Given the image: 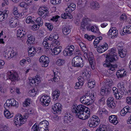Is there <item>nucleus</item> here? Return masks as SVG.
I'll return each instance as SVG.
<instances>
[{"label":"nucleus","instance_id":"nucleus-33","mask_svg":"<svg viewBox=\"0 0 131 131\" xmlns=\"http://www.w3.org/2000/svg\"><path fill=\"white\" fill-rule=\"evenodd\" d=\"M49 40L47 39L45 40V38L44 39L42 43V45L45 48L47 49H48L49 47Z\"/></svg>","mask_w":131,"mask_h":131},{"label":"nucleus","instance_id":"nucleus-21","mask_svg":"<svg viewBox=\"0 0 131 131\" xmlns=\"http://www.w3.org/2000/svg\"><path fill=\"white\" fill-rule=\"evenodd\" d=\"M5 109L4 111V114L6 117L7 118H10L13 116V114H10L9 111L6 108H5Z\"/></svg>","mask_w":131,"mask_h":131},{"label":"nucleus","instance_id":"nucleus-45","mask_svg":"<svg viewBox=\"0 0 131 131\" xmlns=\"http://www.w3.org/2000/svg\"><path fill=\"white\" fill-rule=\"evenodd\" d=\"M68 50L72 52L74 49V46L73 45H70L68 46L66 48Z\"/></svg>","mask_w":131,"mask_h":131},{"label":"nucleus","instance_id":"nucleus-3","mask_svg":"<svg viewBox=\"0 0 131 131\" xmlns=\"http://www.w3.org/2000/svg\"><path fill=\"white\" fill-rule=\"evenodd\" d=\"M91 21V20L88 18H83L81 23L80 28L84 30L86 27L88 30H91L94 32H99L98 28L96 26H92L90 23Z\"/></svg>","mask_w":131,"mask_h":131},{"label":"nucleus","instance_id":"nucleus-35","mask_svg":"<svg viewBox=\"0 0 131 131\" xmlns=\"http://www.w3.org/2000/svg\"><path fill=\"white\" fill-rule=\"evenodd\" d=\"M113 81L111 79L107 80L105 83V86H106V87L108 86V87L110 88L113 84Z\"/></svg>","mask_w":131,"mask_h":131},{"label":"nucleus","instance_id":"nucleus-36","mask_svg":"<svg viewBox=\"0 0 131 131\" xmlns=\"http://www.w3.org/2000/svg\"><path fill=\"white\" fill-rule=\"evenodd\" d=\"M119 92H118V96H117V95H115V97L116 99L120 100L121 99V98L123 96L124 92L121 91H119Z\"/></svg>","mask_w":131,"mask_h":131},{"label":"nucleus","instance_id":"nucleus-19","mask_svg":"<svg viewBox=\"0 0 131 131\" xmlns=\"http://www.w3.org/2000/svg\"><path fill=\"white\" fill-rule=\"evenodd\" d=\"M48 125L49 124V123L48 121L46 120L42 121L40 122L38 125V128H47Z\"/></svg>","mask_w":131,"mask_h":131},{"label":"nucleus","instance_id":"nucleus-15","mask_svg":"<svg viewBox=\"0 0 131 131\" xmlns=\"http://www.w3.org/2000/svg\"><path fill=\"white\" fill-rule=\"evenodd\" d=\"M109 119L110 122L114 125L117 124L118 122L117 117L115 115H112L110 116Z\"/></svg>","mask_w":131,"mask_h":131},{"label":"nucleus","instance_id":"nucleus-27","mask_svg":"<svg viewBox=\"0 0 131 131\" xmlns=\"http://www.w3.org/2000/svg\"><path fill=\"white\" fill-rule=\"evenodd\" d=\"M124 46L125 45L123 42H121L118 43L117 45V48L118 51H120L124 50Z\"/></svg>","mask_w":131,"mask_h":131},{"label":"nucleus","instance_id":"nucleus-23","mask_svg":"<svg viewBox=\"0 0 131 131\" xmlns=\"http://www.w3.org/2000/svg\"><path fill=\"white\" fill-rule=\"evenodd\" d=\"M80 101L82 104H89L88 103L90 101V99L87 97H82L80 100Z\"/></svg>","mask_w":131,"mask_h":131},{"label":"nucleus","instance_id":"nucleus-29","mask_svg":"<svg viewBox=\"0 0 131 131\" xmlns=\"http://www.w3.org/2000/svg\"><path fill=\"white\" fill-rule=\"evenodd\" d=\"M28 50V54L31 56H33L35 53V49L34 47H31L29 48Z\"/></svg>","mask_w":131,"mask_h":131},{"label":"nucleus","instance_id":"nucleus-20","mask_svg":"<svg viewBox=\"0 0 131 131\" xmlns=\"http://www.w3.org/2000/svg\"><path fill=\"white\" fill-rule=\"evenodd\" d=\"M117 86L119 91L124 92H126V89L124 87V83L122 82H119L117 85Z\"/></svg>","mask_w":131,"mask_h":131},{"label":"nucleus","instance_id":"nucleus-40","mask_svg":"<svg viewBox=\"0 0 131 131\" xmlns=\"http://www.w3.org/2000/svg\"><path fill=\"white\" fill-rule=\"evenodd\" d=\"M30 99L28 98L26 100L23 104V106L24 107H27L29 106L30 104Z\"/></svg>","mask_w":131,"mask_h":131},{"label":"nucleus","instance_id":"nucleus-44","mask_svg":"<svg viewBox=\"0 0 131 131\" xmlns=\"http://www.w3.org/2000/svg\"><path fill=\"white\" fill-rule=\"evenodd\" d=\"M30 95L32 96H34L37 93V91L35 89H33L29 91Z\"/></svg>","mask_w":131,"mask_h":131},{"label":"nucleus","instance_id":"nucleus-6","mask_svg":"<svg viewBox=\"0 0 131 131\" xmlns=\"http://www.w3.org/2000/svg\"><path fill=\"white\" fill-rule=\"evenodd\" d=\"M15 123L16 125H18L21 126L25 123L26 120L24 117H23L21 114H18L16 116L14 120Z\"/></svg>","mask_w":131,"mask_h":131},{"label":"nucleus","instance_id":"nucleus-47","mask_svg":"<svg viewBox=\"0 0 131 131\" xmlns=\"http://www.w3.org/2000/svg\"><path fill=\"white\" fill-rule=\"evenodd\" d=\"M88 86L89 87L93 88L95 85V82L92 81L89 82Z\"/></svg>","mask_w":131,"mask_h":131},{"label":"nucleus","instance_id":"nucleus-30","mask_svg":"<svg viewBox=\"0 0 131 131\" xmlns=\"http://www.w3.org/2000/svg\"><path fill=\"white\" fill-rule=\"evenodd\" d=\"M123 32L128 34H131V26L130 25L127 26L126 28H125L123 29Z\"/></svg>","mask_w":131,"mask_h":131},{"label":"nucleus","instance_id":"nucleus-9","mask_svg":"<svg viewBox=\"0 0 131 131\" xmlns=\"http://www.w3.org/2000/svg\"><path fill=\"white\" fill-rule=\"evenodd\" d=\"M40 101L41 102V104L45 106H48L50 101L49 97L47 95L46 96H42Z\"/></svg>","mask_w":131,"mask_h":131},{"label":"nucleus","instance_id":"nucleus-51","mask_svg":"<svg viewBox=\"0 0 131 131\" xmlns=\"http://www.w3.org/2000/svg\"><path fill=\"white\" fill-rule=\"evenodd\" d=\"M105 89L106 90V96L110 94L111 91V90L110 87L107 88V87H106V86H105Z\"/></svg>","mask_w":131,"mask_h":131},{"label":"nucleus","instance_id":"nucleus-48","mask_svg":"<svg viewBox=\"0 0 131 131\" xmlns=\"http://www.w3.org/2000/svg\"><path fill=\"white\" fill-rule=\"evenodd\" d=\"M46 10H43L42 9H40L39 10V11L38 12V14L42 18V16H43V15L44 13H45V11Z\"/></svg>","mask_w":131,"mask_h":131},{"label":"nucleus","instance_id":"nucleus-17","mask_svg":"<svg viewBox=\"0 0 131 131\" xmlns=\"http://www.w3.org/2000/svg\"><path fill=\"white\" fill-rule=\"evenodd\" d=\"M59 91L57 89H56L52 93V97L54 100H56L58 98L60 95Z\"/></svg>","mask_w":131,"mask_h":131},{"label":"nucleus","instance_id":"nucleus-63","mask_svg":"<svg viewBox=\"0 0 131 131\" xmlns=\"http://www.w3.org/2000/svg\"><path fill=\"white\" fill-rule=\"evenodd\" d=\"M126 102L129 104H131V97H128L126 98Z\"/></svg>","mask_w":131,"mask_h":131},{"label":"nucleus","instance_id":"nucleus-24","mask_svg":"<svg viewBox=\"0 0 131 131\" xmlns=\"http://www.w3.org/2000/svg\"><path fill=\"white\" fill-rule=\"evenodd\" d=\"M63 120L64 123L65 124L70 123L73 119L72 116H64Z\"/></svg>","mask_w":131,"mask_h":131},{"label":"nucleus","instance_id":"nucleus-50","mask_svg":"<svg viewBox=\"0 0 131 131\" xmlns=\"http://www.w3.org/2000/svg\"><path fill=\"white\" fill-rule=\"evenodd\" d=\"M90 64L92 66V65L94 66V60L93 57H90L88 58Z\"/></svg>","mask_w":131,"mask_h":131},{"label":"nucleus","instance_id":"nucleus-25","mask_svg":"<svg viewBox=\"0 0 131 131\" xmlns=\"http://www.w3.org/2000/svg\"><path fill=\"white\" fill-rule=\"evenodd\" d=\"M27 37L28 39L27 41V43L30 44L32 43L35 40V38L33 36L31 35H28Z\"/></svg>","mask_w":131,"mask_h":131},{"label":"nucleus","instance_id":"nucleus-61","mask_svg":"<svg viewBox=\"0 0 131 131\" xmlns=\"http://www.w3.org/2000/svg\"><path fill=\"white\" fill-rule=\"evenodd\" d=\"M116 51V49L115 48H112L111 49L110 51V52L109 53H112L113 54H116V53H115V52Z\"/></svg>","mask_w":131,"mask_h":131},{"label":"nucleus","instance_id":"nucleus-52","mask_svg":"<svg viewBox=\"0 0 131 131\" xmlns=\"http://www.w3.org/2000/svg\"><path fill=\"white\" fill-rule=\"evenodd\" d=\"M40 26L37 25V24H34L32 26V28L33 30H37L38 29Z\"/></svg>","mask_w":131,"mask_h":131},{"label":"nucleus","instance_id":"nucleus-22","mask_svg":"<svg viewBox=\"0 0 131 131\" xmlns=\"http://www.w3.org/2000/svg\"><path fill=\"white\" fill-rule=\"evenodd\" d=\"M62 48L61 47L57 46L54 48L53 50H51L52 52L55 55L59 54L61 51Z\"/></svg>","mask_w":131,"mask_h":131},{"label":"nucleus","instance_id":"nucleus-43","mask_svg":"<svg viewBox=\"0 0 131 131\" xmlns=\"http://www.w3.org/2000/svg\"><path fill=\"white\" fill-rule=\"evenodd\" d=\"M45 25L50 30H51L53 28V26L52 24L50 23H45Z\"/></svg>","mask_w":131,"mask_h":131},{"label":"nucleus","instance_id":"nucleus-60","mask_svg":"<svg viewBox=\"0 0 131 131\" xmlns=\"http://www.w3.org/2000/svg\"><path fill=\"white\" fill-rule=\"evenodd\" d=\"M5 64L4 62L2 60H0V69L3 68V66Z\"/></svg>","mask_w":131,"mask_h":131},{"label":"nucleus","instance_id":"nucleus-12","mask_svg":"<svg viewBox=\"0 0 131 131\" xmlns=\"http://www.w3.org/2000/svg\"><path fill=\"white\" fill-rule=\"evenodd\" d=\"M108 48V45L106 43L103 45L99 46L97 48V51L99 53H102L106 51Z\"/></svg>","mask_w":131,"mask_h":131},{"label":"nucleus","instance_id":"nucleus-14","mask_svg":"<svg viewBox=\"0 0 131 131\" xmlns=\"http://www.w3.org/2000/svg\"><path fill=\"white\" fill-rule=\"evenodd\" d=\"M52 108L54 112L57 113H60L61 111V105L59 103H57L54 104Z\"/></svg>","mask_w":131,"mask_h":131},{"label":"nucleus","instance_id":"nucleus-42","mask_svg":"<svg viewBox=\"0 0 131 131\" xmlns=\"http://www.w3.org/2000/svg\"><path fill=\"white\" fill-rule=\"evenodd\" d=\"M24 35V34L22 30L21 31V30L20 29L18 30L17 32V36L18 37L22 38Z\"/></svg>","mask_w":131,"mask_h":131},{"label":"nucleus","instance_id":"nucleus-34","mask_svg":"<svg viewBox=\"0 0 131 131\" xmlns=\"http://www.w3.org/2000/svg\"><path fill=\"white\" fill-rule=\"evenodd\" d=\"M107 104L108 106L112 108H114L116 105L114 101H107Z\"/></svg>","mask_w":131,"mask_h":131},{"label":"nucleus","instance_id":"nucleus-31","mask_svg":"<svg viewBox=\"0 0 131 131\" xmlns=\"http://www.w3.org/2000/svg\"><path fill=\"white\" fill-rule=\"evenodd\" d=\"M118 54L121 57L123 58L125 57L127 54V50L125 49L121 51H118Z\"/></svg>","mask_w":131,"mask_h":131},{"label":"nucleus","instance_id":"nucleus-26","mask_svg":"<svg viewBox=\"0 0 131 131\" xmlns=\"http://www.w3.org/2000/svg\"><path fill=\"white\" fill-rule=\"evenodd\" d=\"M102 37L101 36L98 37L96 38L94 41V47L95 48L97 47V44L99 43L100 40H102Z\"/></svg>","mask_w":131,"mask_h":131},{"label":"nucleus","instance_id":"nucleus-32","mask_svg":"<svg viewBox=\"0 0 131 131\" xmlns=\"http://www.w3.org/2000/svg\"><path fill=\"white\" fill-rule=\"evenodd\" d=\"M13 13L14 15L16 17H19L20 16V14L17 11V8L15 7H14L13 10Z\"/></svg>","mask_w":131,"mask_h":131},{"label":"nucleus","instance_id":"nucleus-58","mask_svg":"<svg viewBox=\"0 0 131 131\" xmlns=\"http://www.w3.org/2000/svg\"><path fill=\"white\" fill-rule=\"evenodd\" d=\"M126 18V16L125 14H123L120 17V19L121 20H124Z\"/></svg>","mask_w":131,"mask_h":131},{"label":"nucleus","instance_id":"nucleus-5","mask_svg":"<svg viewBox=\"0 0 131 131\" xmlns=\"http://www.w3.org/2000/svg\"><path fill=\"white\" fill-rule=\"evenodd\" d=\"M18 105V102H16L15 100L14 99H10L6 101L4 105V108H7L9 107L10 106H17Z\"/></svg>","mask_w":131,"mask_h":131},{"label":"nucleus","instance_id":"nucleus-2","mask_svg":"<svg viewBox=\"0 0 131 131\" xmlns=\"http://www.w3.org/2000/svg\"><path fill=\"white\" fill-rule=\"evenodd\" d=\"M116 54H113L112 53H107L106 56V59L105 60L106 63H104V67L108 68L107 72L110 73H113L114 71L115 68H117V66L116 64L114 65L111 64V62L114 63L117 60Z\"/></svg>","mask_w":131,"mask_h":131},{"label":"nucleus","instance_id":"nucleus-49","mask_svg":"<svg viewBox=\"0 0 131 131\" xmlns=\"http://www.w3.org/2000/svg\"><path fill=\"white\" fill-rule=\"evenodd\" d=\"M32 131H38V127L37 125L35 124L32 127Z\"/></svg>","mask_w":131,"mask_h":131},{"label":"nucleus","instance_id":"nucleus-7","mask_svg":"<svg viewBox=\"0 0 131 131\" xmlns=\"http://www.w3.org/2000/svg\"><path fill=\"white\" fill-rule=\"evenodd\" d=\"M40 62L42 63V66L43 67H47L49 62V58L45 55L41 56L39 59Z\"/></svg>","mask_w":131,"mask_h":131},{"label":"nucleus","instance_id":"nucleus-38","mask_svg":"<svg viewBox=\"0 0 131 131\" xmlns=\"http://www.w3.org/2000/svg\"><path fill=\"white\" fill-rule=\"evenodd\" d=\"M38 25L40 26H41L43 24V21L42 19L40 17H38L35 21Z\"/></svg>","mask_w":131,"mask_h":131},{"label":"nucleus","instance_id":"nucleus-10","mask_svg":"<svg viewBox=\"0 0 131 131\" xmlns=\"http://www.w3.org/2000/svg\"><path fill=\"white\" fill-rule=\"evenodd\" d=\"M99 121L93 120V118H90L88 121V125L91 127L94 128L96 127L99 124Z\"/></svg>","mask_w":131,"mask_h":131},{"label":"nucleus","instance_id":"nucleus-57","mask_svg":"<svg viewBox=\"0 0 131 131\" xmlns=\"http://www.w3.org/2000/svg\"><path fill=\"white\" fill-rule=\"evenodd\" d=\"M72 8L71 7L70 8V7L69 6L66 9L65 11L66 12H68L69 13H70L72 12L73 11L72 10Z\"/></svg>","mask_w":131,"mask_h":131},{"label":"nucleus","instance_id":"nucleus-53","mask_svg":"<svg viewBox=\"0 0 131 131\" xmlns=\"http://www.w3.org/2000/svg\"><path fill=\"white\" fill-rule=\"evenodd\" d=\"M60 17L59 16L56 15L53 17L51 19V20L53 21H57L58 20V18Z\"/></svg>","mask_w":131,"mask_h":131},{"label":"nucleus","instance_id":"nucleus-39","mask_svg":"<svg viewBox=\"0 0 131 131\" xmlns=\"http://www.w3.org/2000/svg\"><path fill=\"white\" fill-rule=\"evenodd\" d=\"M65 63L64 60L62 59H59L56 62L58 66H61L63 65Z\"/></svg>","mask_w":131,"mask_h":131},{"label":"nucleus","instance_id":"nucleus-54","mask_svg":"<svg viewBox=\"0 0 131 131\" xmlns=\"http://www.w3.org/2000/svg\"><path fill=\"white\" fill-rule=\"evenodd\" d=\"M49 12L48 10H46L45 11V13H44L43 15V16H42V18H46V17L48 16Z\"/></svg>","mask_w":131,"mask_h":131},{"label":"nucleus","instance_id":"nucleus-8","mask_svg":"<svg viewBox=\"0 0 131 131\" xmlns=\"http://www.w3.org/2000/svg\"><path fill=\"white\" fill-rule=\"evenodd\" d=\"M7 78L12 81H18V75L16 72H12L11 71H8L7 72Z\"/></svg>","mask_w":131,"mask_h":131},{"label":"nucleus","instance_id":"nucleus-13","mask_svg":"<svg viewBox=\"0 0 131 131\" xmlns=\"http://www.w3.org/2000/svg\"><path fill=\"white\" fill-rule=\"evenodd\" d=\"M58 38V34L56 32H54L51 34L49 37L48 38L47 37H45V40H49L51 41H56Z\"/></svg>","mask_w":131,"mask_h":131},{"label":"nucleus","instance_id":"nucleus-41","mask_svg":"<svg viewBox=\"0 0 131 131\" xmlns=\"http://www.w3.org/2000/svg\"><path fill=\"white\" fill-rule=\"evenodd\" d=\"M26 22L28 24L32 23L34 24V22L32 20V17L31 16H28L26 18Z\"/></svg>","mask_w":131,"mask_h":131},{"label":"nucleus","instance_id":"nucleus-16","mask_svg":"<svg viewBox=\"0 0 131 131\" xmlns=\"http://www.w3.org/2000/svg\"><path fill=\"white\" fill-rule=\"evenodd\" d=\"M71 31V27L70 26H66L63 27L62 29V32L65 35L69 34Z\"/></svg>","mask_w":131,"mask_h":131},{"label":"nucleus","instance_id":"nucleus-37","mask_svg":"<svg viewBox=\"0 0 131 131\" xmlns=\"http://www.w3.org/2000/svg\"><path fill=\"white\" fill-rule=\"evenodd\" d=\"M63 54L65 56H70L72 54L73 52L70 51L66 48L63 51Z\"/></svg>","mask_w":131,"mask_h":131},{"label":"nucleus","instance_id":"nucleus-11","mask_svg":"<svg viewBox=\"0 0 131 131\" xmlns=\"http://www.w3.org/2000/svg\"><path fill=\"white\" fill-rule=\"evenodd\" d=\"M108 33L112 38H114L117 36L118 30L116 29V28L112 27L109 30Z\"/></svg>","mask_w":131,"mask_h":131},{"label":"nucleus","instance_id":"nucleus-18","mask_svg":"<svg viewBox=\"0 0 131 131\" xmlns=\"http://www.w3.org/2000/svg\"><path fill=\"white\" fill-rule=\"evenodd\" d=\"M90 7L91 9H97L99 8L100 5L97 2L93 1L90 3Z\"/></svg>","mask_w":131,"mask_h":131},{"label":"nucleus","instance_id":"nucleus-59","mask_svg":"<svg viewBox=\"0 0 131 131\" xmlns=\"http://www.w3.org/2000/svg\"><path fill=\"white\" fill-rule=\"evenodd\" d=\"M122 73H120V74H117V75L116 76L117 77V78H122L124 76V75H125V74H124V72L123 71H122Z\"/></svg>","mask_w":131,"mask_h":131},{"label":"nucleus","instance_id":"nucleus-4","mask_svg":"<svg viewBox=\"0 0 131 131\" xmlns=\"http://www.w3.org/2000/svg\"><path fill=\"white\" fill-rule=\"evenodd\" d=\"M72 64L75 67H82L83 66V59L81 57L76 56L73 58Z\"/></svg>","mask_w":131,"mask_h":131},{"label":"nucleus","instance_id":"nucleus-56","mask_svg":"<svg viewBox=\"0 0 131 131\" xmlns=\"http://www.w3.org/2000/svg\"><path fill=\"white\" fill-rule=\"evenodd\" d=\"M100 93L103 96H106V90L105 89H102Z\"/></svg>","mask_w":131,"mask_h":131},{"label":"nucleus","instance_id":"nucleus-28","mask_svg":"<svg viewBox=\"0 0 131 131\" xmlns=\"http://www.w3.org/2000/svg\"><path fill=\"white\" fill-rule=\"evenodd\" d=\"M9 23L10 26L12 28L16 27L17 25V21L15 20H10Z\"/></svg>","mask_w":131,"mask_h":131},{"label":"nucleus","instance_id":"nucleus-55","mask_svg":"<svg viewBox=\"0 0 131 131\" xmlns=\"http://www.w3.org/2000/svg\"><path fill=\"white\" fill-rule=\"evenodd\" d=\"M121 113L122 114H123L124 116L127 113L125 107L121 111Z\"/></svg>","mask_w":131,"mask_h":131},{"label":"nucleus","instance_id":"nucleus-1","mask_svg":"<svg viewBox=\"0 0 131 131\" xmlns=\"http://www.w3.org/2000/svg\"><path fill=\"white\" fill-rule=\"evenodd\" d=\"M72 112L75 113L76 116L82 119H85L90 116V109L82 104L78 106H74L72 108Z\"/></svg>","mask_w":131,"mask_h":131},{"label":"nucleus","instance_id":"nucleus-62","mask_svg":"<svg viewBox=\"0 0 131 131\" xmlns=\"http://www.w3.org/2000/svg\"><path fill=\"white\" fill-rule=\"evenodd\" d=\"M80 86H81L78 82H76L75 84V86H74V88L76 89H79L80 88H81Z\"/></svg>","mask_w":131,"mask_h":131},{"label":"nucleus","instance_id":"nucleus-64","mask_svg":"<svg viewBox=\"0 0 131 131\" xmlns=\"http://www.w3.org/2000/svg\"><path fill=\"white\" fill-rule=\"evenodd\" d=\"M95 38V36L94 35H92L89 36L88 38L87 39L89 41H91L93 39Z\"/></svg>","mask_w":131,"mask_h":131},{"label":"nucleus","instance_id":"nucleus-46","mask_svg":"<svg viewBox=\"0 0 131 131\" xmlns=\"http://www.w3.org/2000/svg\"><path fill=\"white\" fill-rule=\"evenodd\" d=\"M82 50L84 53V54L86 56L88 55V50L87 48H86L85 46L82 48H81Z\"/></svg>","mask_w":131,"mask_h":131}]
</instances>
